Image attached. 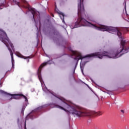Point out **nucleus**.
Listing matches in <instances>:
<instances>
[{"label": "nucleus", "instance_id": "obj_1", "mask_svg": "<svg viewBox=\"0 0 129 129\" xmlns=\"http://www.w3.org/2000/svg\"><path fill=\"white\" fill-rule=\"evenodd\" d=\"M93 26L97 28L99 31L109 32V33H116L117 35L121 39L120 47L117 49L116 53H114L112 51L109 52L106 51L98 52L88 54L85 57H83L79 52L72 50L71 47H68L69 50L72 52L73 55L76 56L75 58V60L79 61V60H82L84 58H87L88 57L90 58L91 57H97V58H99V59H102L103 56H106L108 58H118L121 55H123V54H125L129 51V43L126 42L125 40L122 39V34L121 33L122 31H124L125 32H129V28H122L105 25H100L99 27H96L94 25H93Z\"/></svg>", "mask_w": 129, "mask_h": 129}, {"label": "nucleus", "instance_id": "obj_2", "mask_svg": "<svg viewBox=\"0 0 129 129\" xmlns=\"http://www.w3.org/2000/svg\"><path fill=\"white\" fill-rule=\"evenodd\" d=\"M0 41H2L3 43H4L6 46L8 48V50L10 53L12 59V64H15V59H14V53H13L12 50H14V45L13 43L10 41V39L8 37V35L5 32L0 31ZM11 47L12 49L10 48Z\"/></svg>", "mask_w": 129, "mask_h": 129}, {"label": "nucleus", "instance_id": "obj_3", "mask_svg": "<svg viewBox=\"0 0 129 129\" xmlns=\"http://www.w3.org/2000/svg\"><path fill=\"white\" fill-rule=\"evenodd\" d=\"M14 3H15L19 8H24L25 9H28V10L31 12V14L33 15V18L34 22H36V19L37 20H40V13L36 12L35 10L31 8V6L28 4V2L26 0H21V2L23 3L24 4L17 1V0H13Z\"/></svg>", "mask_w": 129, "mask_h": 129}, {"label": "nucleus", "instance_id": "obj_4", "mask_svg": "<svg viewBox=\"0 0 129 129\" xmlns=\"http://www.w3.org/2000/svg\"><path fill=\"white\" fill-rule=\"evenodd\" d=\"M72 116H74V117H83V116H89L90 117H95L96 116H99V115H101L100 114L97 113H72Z\"/></svg>", "mask_w": 129, "mask_h": 129}, {"label": "nucleus", "instance_id": "obj_5", "mask_svg": "<svg viewBox=\"0 0 129 129\" xmlns=\"http://www.w3.org/2000/svg\"><path fill=\"white\" fill-rule=\"evenodd\" d=\"M38 116V114L36 113H28L25 118V121L24 122V129H27V126H26V121L28 119H34V118H36Z\"/></svg>", "mask_w": 129, "mask_h": 129}, {"label": "nucleus", "instance_id": "obj_6", "mask_svg": "<svg viewBox=\"0 0 129 129\" xmlns=\"http://www.w3.org/2000/svg\"><path fill=\"white\" fill-rule=\"evenodd\" d=\"M48 63H49V61L43 63L40 65V66L39 67L38 70L37 75H38V77L39 78V81H40L41 83L43 82V80L42 79V76L41 75V69H42L43 67L46 66V65H47Z\"/></svg>", "mask_w": 129, "mask_h": 129}, {"label": "nucleus", "instance_id": "obj_7", "mask_svg": "<svg viewBox=\"0 0 129 129\" xmlns=\"http://www.w3.org/2000/svg\"><path fill=\"white\" fill-rule=\"evenodd\" d=\"M11 96H12V98H14V99H20L21 98V97H23V98H25L26 102H28V98L24 95L23 94H10Z\"/></svg>", "mask_w": 129, "mask_h": 129}, {"label": "nucleus", "instance_id": "obj_8", "mask_svg": "<svg viewBox=\"0 0 129 129\" xmlns=\"http://www.w3.org/2000/svg\"><path fill=\"white\" fill-rule=\"evenodd\" d=\"M62 106H57V107L58 108H60V109H63L66 112L69 110V108H71V106H70V105H68V104L65 102H62Z\"/></svg>", "mask_w": 129, "mask_h": 129}, {"label": "nucleus", "instance_id": "obj_9", "mask_svg": "<svg viewBox=\"0 0 129 129\" xmlns=\"http://www.w3.org/2000/svg\"><path fill=\"white\" fill-rule=\"evenodd\" d=\"M59 17H60L61 20L62 21V22H64V14L62 12L60 13Z\"/></svg>", "mask_w": 129, "mask_h": 129}, {"label": "nucleus", "instance_id": "obj_10", "mask_svg": "<svg viewBox=\"0 0 129 129\" xmlns=\"http://www.w3.org/2000/svg\"><path fill=\"white\" fill-rule=\"evenodd\" d=\"M45 107H47V105H44L41 106H39V107L37 108V110H41V109H43L45 108Z\"/></svg>", "mask_w": 129, "mask_h": 129}, {"label": "nucleus", "instance_id": "obj_11", "mask_svg": "<svg viewBox=\"0 0 129 129\" xmlns=\"http://www.w3.org/2000/svg\"><path fill=\"white\" fill-rule=\"evenodd\" d=\"M6 5V0H0V6L4 7Z\"/></svg>", "mask_w": 129, "mask_h": 129}, {"label": "nucleus", "instance_id": "obj_12", "mask_svg": "<svg viewBox=\"0 0 129 129\" xmlns=\"http://www.w3.org/2000/svg\"><path fill=\"white\" fill-rule=\"evenodd\" d=\"M18 56V57H20V58H23V59H28V58H30V56L25 57L21 54H19Z\"/></svg>", "mask_w": 129, "mask_h": 129}, {"label": "nucleus", "instance_id": "obj_13", "mask_svg": "<svg viewBox=\"0 0 129 129\" xmlns=\"http://www.w3.org/2000/svg\"><path fill=\"white\" fill-rule=\"evenodd\" d=\"M17 123H18L19 127H21V126H22V124H21V123H20V118H18V119H17Z\"/></svg>", "mask_w": 129, "mask_h": 129}, {"label": "nucleus", "instance_id": "obj_14", "mask_svg": "<svg viewBox=\"0 0 129 129\" xmlns=\"http://www.w3.org/2000/svg\"><path fill=\"white\" fill-rule=\"evenodd\" d=\"M26 108V107L23 106L21 110V113H24V112L25 111V109Z\"/></svg>", "mask_w": 129, "mask_h": 129}, {"label": "nucleus", "instance_id": "obj_15", "mask_svg": "<svg viewBox=\"0 0 129 129\" xmlns=\"http://www.w3.org/2000/svg\"><path fill=\"white\" fill-rule=\"evenodd\" d=\"M91 123V119L90 118L87 120V124H90Z\"/></svg>", "mask_w": 129, "mask_h": 129}, {"label": "nucleus", "instance_id": "obj_16", "mask_svg": "<svg viewBox=\"0 0 129 129\" xmlns=\"http://www.w3.org/2000/svg\"><path fill=\"white\" fill-rule=\"evenodd\" d=\"M80 68H81V71H82V72H83V68L82 67V66H81V64H80Z\"/></svg>", "mask_w": 129, "mask_h": 129}, {"label": "nucleus", "instance_id": "obj_17", "mask_svg": "<svg viewBox=\"0 0 129 129\" xmlns=\"http://www.w3.org/2000/svg\"><path fill=\"white\" fill-rule=\"evenodd\" d=\"M121 112H122V113H124L125 111H124V110H121Z\"/></svg>", "mask_w": 129, "mask_h": 129}, {"label": "nucleus", "instance_id": "obj_18", "mask_svg": "<svg viewBox=\"0 0 129 129\" xmlns=\"http://www.w3.org/2000/svg\"><path fill=\"white\" fill-rule=\"evenodd\" d=\"M12 68H15V63H12Z\"/></svg>", "mask_w": 129, "mask_h": 129}, {"label": "nucleus", "instance_id": "obj_19", "mask_svg": "<svg viewBox=\"0 0 129 129\" xmlns=\"http://www.w3.org/2000/svg\"><path fill=\"white\" fill-rule=\"evenodd\" d=\"M91 113H97V112L95 111L91 112Z\"/></svg>", "mask_w": 129, "mask_h": 129}, {"label": "nucleus", "instance_id": "obj_20", "mask_svg": "<svg viewBox=\"0 0 129 129\" xmlns=\"http://www.w3.org/2000/svg\"><path fill=\"white\" fill-rule=\"evenodd\" d=\"M125 129H128V127L127 126H125Z\"/></svg>", "mask_w": 129, "mask_h": 129}, {"label": "nucleus", "instance_id": "obj_21", "mask_svg": "<svg viewBox=\"0 0 129 129\" xmlns=\"http://www.w3.org/2000/svg\"><path fill=\"white\" fill-rule=\"evenodd\" d=\"M76 66L75 67V69H74V73H75V69H76Z\"/></svg>", "mask_w": 129, "mask_h": 129}, {"label": "nucleus", "instance_id": "obj_22", "mask_svg": "<svg viewBox=\"0 0 129 129\" xmlns=\"http://www.w3.org/2000/svg\"><path fill=\"white\" fill-rule=\"evenodd\" d=\"M51 16L54 18V14H51Z\"/></svg>", "mask_w": 129, "mask_h": 129}, {"label": "nucleus", "instance_id": "obj_23", "mask_svg": "<svg viewBox=\"0 0 129 129\" xmlns=\"http://www.w3.org/2000/svg\"><path fill=\"white\" fill-rule=\"evenodd\" d=\"M21 116L22 115V116H24V113H22V114H21Z\"/></svg>", "mask_w": 129, "mask_h": 129}, {"label": "nucleus", "instance_id": "obj_24", "mask_svg": "<svg viewBox=\"0 0 129 129\" xmlns=\"http://www.w3.org/2000/svg\"><path fill=\"white\" fill-rule=\"evenodd\" d=\"M70 114H68V116H70Z\"/></svg>", "mask_w": 129, "mask_h": 129}, {"label": "nucleus", "instance_id": "obj_25", "mask_svg": "<svg viewBox=\"0 0 129 129\" xmlns=\"http://www.w3.org/2000/svg\"><path fill=\"white\" fill-rule=\"evenodd\" d=\"M81 113H85L84 112H81Z\"/></svg>", "mask_w": 129, "mask_h": 129}, {"label": "nucleus", "instance_id": "obj_26", "mask_svg": "<svg viewBox=\"0 0 129 129\" xmlns=\"http://www.w3.org/2000/svg\"><path fill=\"white\" fill-rule=\"evenodd\" d=\"M30 60H29V59L27 60V62H29Z\"/></svg>", "mask_w": 129, "mask_h": 129}, {"label": "nucleus", "instance_id": "obj_27", "mask_svg": "<svg viewBox=\"0 0 129 129\" xmlns=\"http://www.w3.org/2000/svg\"><path fill=\"white\" fill-rule=\"evenodd\" d=\"M80 3H81V0H80Z\"/></svg>", "mask_w": 129, "mask_h": 129}, {"label": "nucleus", "instance_id": "obj_28", "mask_svg": "<svg viewBox=\"0 0 129 129\" xmlns=\"http://www.w3.org/2000/svg\"><path fill=\"white\" fill-rule=\"evenodd\" d=\"M21 119H23V118H22V117H21Z\"/></svg>", "mask_w": 129, "mask_h": 129}, {"label": "nucleus", "instance_id": "obj_29", "mask_svg": "<svg viewBox=\"0 0 129 129\" xmlns=\"http://www.w3.org/2000/svg\"><path fill=\"white\" fill-rule=\"evenodd\" d=\"M2 8H0V10H2Z\"/></svg>", "mask_w": 129, "mask_h": 129}]
</instances>
